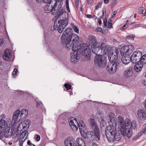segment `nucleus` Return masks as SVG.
Returning a JSON list of instances; mask_svg holds the SVG:
<instances>
[{
	"instance_id": "f257e3e1",
	"label": "nucleus",
	"mask_w": 146,
	"mask_h": 146,
	"mask_svg": "<svg viewBox=\"0 0 146 146\" xmlns=\"http://www.w3.org/2000/svg\"><path fill=\"white\" fill-rule=\"evenodd\" d=\"M67 29L64 32L61 36V43L66 45L68 50L72 49L74 53L70 54V61L75 63L78 62L80 58V54L85 56L86 59L89 60L91 57V49L86 44L78 46L79 42V36L76 34L72 33L69 34Z\"/></svg>"
},
{
	"instance_id": "f03ea898",
	"label": "nucleus",
	"mask_w": 146,
	"mask_h": 146,
	"mask_svg": "<svg viewBox=\"0 0 146 146\" xmlns=\"http://www.w3.org/2000/svg\"><path fill=\"white\" fill-rule=\"evenodd\" d=\"M137 128L136 122L133 120L131 122L129 128L127 127L126 130L124 128H115L113 125H109L107 127L105 130V134L108 142H113L115 140L116 141L120 140L122 135H126L129 138L130 137L132 134V130L135 131Z\"/></svg>"
},
{
	"instance_id": "7ed1b4c3",
	"label": "nucleus",
	"mask_w": 146,
	"mask_h": 146,
	"mask_svg": "<svg viewBox=\"0 0 146 146\" xmlns=\"http://www.w3.org/2000/svg\"><path fill=\"white\" fill-rule=\"evenodd\" d=\"M118 50L116 49L114 52H108V57L109 62L108 63L107 67V70L109 73L115 72L116 70L120 67V64L122 63L121 61L117 59Z\"/></svg>"
},
{
	"instance_id": "20e7f679",
	"label": "nucleus",
	"mask_w": 146,
	"mask_h": 146,
	"mask_svg": "<svg viewBox=\"0 0 146 146\" xmlns=\"http://www.w3.org/2000/svg\"><path fill=\"white\" fill-rule=\"evenodd\" d=\"M68 14L66 11H63L62 14L58 18H59L58 22V24L55 22L53 27L54 29L57 28L59 33H61L63 31L64 28L68 23Z\"/></svg>"
},
{
	"instance_id": "39448f33",
	"label": "nucleus",
	"mask_w": 146,
	"mask_h": 146,
	"mask_svg": "<svg viewBox=\"0 0 146 146\" xmlns=\"http://www.w3.org/2000/svg\"><path fill=\"white\" fill-rule=\"evenodd\" d=\"M12 131L10 127H8L6 122L2 121L0 122V139L3 138V135L5 137H11Z\"/></svg>"
},
{
	"instance_id": "423d86ee",
	"label": "nucleus",
	"mask_w": 146,
	"mask_h": 146,
	"mask_svg": "<svg viewBox=\"0 0 146 146\" xmlns=\"http://www.w3.org/2000/svg\"><path fill=\"white\" fill-rule=\"evenodd\" d=\"M134 50V48L132 45H126L123 46L120 51L122 58L131 60V55Z\"/></svg>"
},
{
	"instance_id": "0eeeda50",
	"label": "nucleus",
	"mask_w": 146,
	"mask_h": 146,
	"mask_svg": "<svg viewBox=\"0 0 146 146\" xmlns=\"http://www.w3.org/2000/svg\"><path fill=\"white\" fill-rule=\"evenodd\" d=\"M89 43L91 45V49L93 53H98L99 52L98 44L97 42L96 37L94 36H90L89 38Z\"/></svg>"
},
{
	"instance_id": "6e6552de",
	"label": "nucleus",
	"mask_w": 146,
	"mask_h": 146,
	"mask_svg": "<svg viewBox=\"0 0 146 146\" xmlns=\"http://www.w3.org/2000/svg\"><path fill=\"white\" fill-rule=\"evenodd\" d=\"M62 0H57V5H58V7L56 9V7L54 9V11L52 12V15H54L56 13L55 17L58 18L60 17V16L62 14L63 11H65L63 9L62 5Z\"/></svg>"
},
{
	"instance_id": "1a4fd4ad",
	"label": "nucleus",
	"mask_w": 146,
	"mask_h": 146,
	"mask_svg": "<svg viewBox=\"0 0 146 146\" xmlns=\"http://www.w3.org/2000/svg\"><path fill=\"white\" fill-rule=\"evenodd\" d=\"M98 56L94 58V62L95 65H98L100 68L105 67L106 65V62L105 57Z\"/></svg>"
},
{
	"instance_id": "9d476101",
	"label": "nucleus",
	"mask_w": 146,
	"mask_h": 146,
	"mask_svg": "<svg viewBox=\"0 0 146 146\" xmlns=\"http://www.w3.org/2000/svg\"><path fill=\"white\" fill-rule=\"evenodd\" d=\"M142 54L139 51H136L134 52L131 56V61L134 64L140 62Z\"/></svg>"
},
{
	"instance_id": "9b49d317",
	"label": "nucleus",
	"mask_w": 146,
	"mask_h": 146,
	"mask_svg": "<svg viewBox=\"0 0 146 146\" xmlns=\"http://www.w3.org/2000/svg\"><path fill=\"white\" fill-rule=\"evenodd\" d=\"M99 49V52H98V53H94L96 55H105L107 54L108 51V46H107L105 45V44L103 43H102L100 45L98 46Z\"/></svg>"
},
{
	"instance_id": "f8f14e48",
	"label": "nucleus",
	"mask_w": 146,
	"mask_h": 146,
	"mask_svg": "<svg viewBox=\"0 0 146 146\" xmlns=\"http://www.w3.org/2000/svg\"><path fill=\"white\" fill-rule=\"evenodd\" d=\"M51 4L46 5L44 7V10L46 13H49L51 12L52 15V12L54 11V9L55 7H56L57 2L55 1H53Z\"/></svg>"
},
{
	"instance_id": "ddd939ff",
	"label": "nucleus",
	"mask_w": 146,
	"mask_h": 146,
	"mask_svg": "<svg viewBox=\"0 0 146 146\" xmlns=\"http://www.w3.org/2000/svg\"><path fill=\"white\" fill-rule=\"evenodd\" d=\"M93 133V131H87L86 133H85V131H84L82 133V134H81L82 137L84 138L86 141H90L91 140L92 141L94 137L93 136V134H92Z\"/></svg>"
},
{
	"instance_id": "4468645a",
	"label": "nucleus",
	"mask_w": 146,
	"mask_h": 146,
	"mask_svg": "<svg viewBox=\"0 0 146 146\" xmlns=\"http://www.w3.org/2000/svg\"><path fill=\"white\" fill-rule=\"evenodd\" d=\"M94 130L92 133L94 137L93 139L94 141H99L100 139L101 134L98 126H96L92 128Z\"/></svg>"
},
{
	"instance_id": "2eb2a0df",
	"label": "nucleus",
	"mask_w": 146,
	"mask_h": 146,
	"mask_svg": "<svg viewBox=\"0 0 146 146\" xmlns=\"http://www.w3.org/2000/svg\"><path fill=\"white\" fill-rule=\"evenodd\" d=\"M137 114L139 118L142 120H144L146 119V112L144 110L139 109L137 110Z\"/></svg>"
},
{
	"instance_id": "dca6fc26",
	"label": "nucleus",
	"mask_w": 146,
	"mask_h": 146,
	"mask_svg": "<svg viewBox=\"0 0 146 146\" xmlns=\"http://www.w3.org/2000/svg\"><path fill=\"white\" fill-rule=\"evenodd\" d=\"M65 146H74L76 144V141L71 139H67L64 140Z\"/></svg>"
},
{
	"instance_id": "f3484780",
	"label": "nucleus",
	"mask_w": 146,
	"mask_h": 146,
	"mask_svg": "<svg viewBox=\"0 0 146 146\" xmlns=\"http://www.w3.org/2000/svg\"><path fill=\"white\" fill-rule=\"evenodd\" d=\"M80 131L81 134L86 130V126L85 123L82 120L80 121L78 124Z\"/></svg>"
},
{
	"instance_id": "a211bd4d",
	"label": "nucleus",
	"mask_w": 146,
	"mask_h": 146,
	"mask_svg": "<svg viewBox=\"0 0 146 146\" xmlns=\"http://www.w3.org/2000/svg\"><path fill=\"white\" fill-rule=\"evenodd\" d=\"M20 115H19L20 119L22 120L26 118L28 115V110L26 109H23L20 112Z\"/></svg>"
},
{
	"instance_id": "6ab92c4d",
	"label": "nucleus",
	"mask_w": 146,
	"mask_h": 146,
	"mask_svg": "<svg viewBox=\"0 0 146 146\" xmlns=\"http://www.w3.org/2000/svg\"><path fill=\"white\" fill-rule=\"evenodd\" d=\"M20 113V111L19 110H17L14 113L13 117V119L15 121L17 120V121H20L21 119H20L19 114Z\"/></svg>"
},
{
	"instance_id": "aec40b11",
	"label": "nucleus",
	"mask_w": 146,
	"mask_h": 146,
	"mask_svg": "<svg viewBox=\"0 0 146 146\" xmlns=\"http://www.w3.org/2000/svg\"><path fill=\"white\" fill-rule=\"evenodd\" d=\"M137 63L134 66V69L136 72H139L141 71L142 68L143 63H142L141 62H139Z\"/></svg>"
},
{
	"instance_id": "412c9836",
	"label": "nucleus",
	"mask_w": 146,
	"mask_h": 146,
	"mask_svg": "<svg viewBox=\"0 0 146 146\" xmlns=\"http://www.w3.org/2000/svg\"><path fill=\"white\" fill-rule=\"evenodd\" d=\"M11 53L10 50L8 49L6 50L5 54L3 56V59L6 60H9L10 59L9 57L11 56Z\"/></svg>"
},
{
	"instance_id": "4be33fe9",
	"label": "nucleus",
	"mask_w": 146,
	"mask_h": 146,
	"mask_svg": "<svg viewBox=\"0 0 146 146\" xmlns=\"http://www.w3.org/2000/svg\"><path fill=\"white\" fill-rule=\"evenodd\" d=\"M30 121L29 120H25L23 122H22L21 124L22 125L23 128L25 129H27L30 125Z\"/></svg>"
},
{
	"instance_id": "5701e85b",
	"label": "nucleus",
	"mask_w": 146,
	"mask_h": 146,
	"mask_svg": "<svg viewBox=\"0 0 146 146\" xmlns=\"http://www.w3.org/2000/svg\"><path fill=\"white\" fill-rule=\"evenodd\" d=\"M76 145L80 146H86L84 141L82 138H79L76 140Z\"/></svg>"
},
{
	"instance_id": "b1692460",
	"label": "nucleus",
	"mask_w": 146,
	"mask_h": 146,
	"mask_svg": "<svg viewBox=\"0 0 146 146\" xmlns=\"http://www.w3.org/2000/svg\"><path fill=\"white\" fill-rule=\"evenodd\" d=\"M132 73V69L131 68H129L125 71L124 75L127 77H129L131 75Z\"/></svg>"
},
{
	"instance_id": "393cba45",
	"label": "nucleus",
	"mask_w": 146,
	"mask_h": 146,
	"mask_svg": "<svg viewBox=\"0 0 146 146\" xmlns=\"http://www.w3.org/2000/svg\"><path fill=\"white\" fill-rule=\"evenodd\" d=\"M131 121L128 119H125V129L126 130V128L127 127L129 128L130 125L131 123Z\"/></svg>"
},
{
	"instance_id": "a878e982",
	"label": "nucleus",
	"mask_w": 146,
	"mask_h": 146,
	"mask_svg": "<svg viewBox=\"0 0 146 146\" xmlns=\"http://www.w3.org/2000/svg\"><path fill=\"white\" fill-rule=\"evenodd\" d=\"M143 133L146 134V126L141 131L139 134L137 135L136 137H135V138H138Z\"/></svg>"
},
{
	"instance_id": "bb28decb",
	"label": "nucleus",
	"mask_w": 146,
	"mask_h": 146,
	"mask_svg": "<svg viewBox=\"0 0 146 146\" xmlns=\"http://www.w3.org/2000/svg\"><path fill=\"white\" fill-rule=\"evenodd\" d=\"M90 125L92 126V128L95 127L96 126H98L97 125L94 119H91L90 122Z\"/></svg>"
},
{
	"instance_id": "cd10ccee",
	"label": "nucleus",
	"mask_w": 146,
	"mask_h": 146,
	"mask_svg": "<svg viewBox=\"0 0 146 146\" xmlns=\"http://www.w3.org/2000/svg\"><path fill=\"white\" fill-rule=\"evenodd\" d=\"M114 114L112 113H110L108 114L109 118L110 119V121H112L114 120Z\"/></svg>"
},
{
	"instance_id": "c85d7f7f",
	"label": "nucleus",
	"mask_w": 146,
	"mask_h": 146,
	"mask_svg": "<svg viewBox=\"0 0 146 146\" xmlns=\"http://www.w3.org/2000/svg\"><path fill=\"white\" fill-rule=\"evenodd\" d=\"M121 61H122L123 64H126L129 63L130 61H131V60L122 58L121 60Z\"/></svg>"
},
{
	"instance_id": "c756f323",
	"label": "nucleus",
	"mask_w": 146,
	"mask_h": 146,
	"mask_svg": "<svg viewBox=\"0 0 146 146\" xmlns=\"http://www.w3.org/2000/svg\"><path fill=\"white\" fill-rule=\"evenodd\" d=\"M28 135V133L27 131L25 130L22 133L21 135H22V139H23L26 135Z\"/></svg>"
},
{
	"instance_id": "7c9ffc66",
	"label": "nucleus",
	"mask_w": 146,
	"mask_h": 146,
	"mask_svg": "<svg viewBox=\"0 0 146 146\" xmlns=\"http://www.w3.org/2000/svg\"><path fill=\"white\" fill-rule=\"evenodd\" d=\"M57 0H42V1L44 3H48L49 5L51 4L53 1H56Z\"/></svg>"
},
{
	"instance_id": "2f4dec72",
	"label": "nucleus",
	"mask_w": 146,
	"mask_h": 146,
	"mask_svg": "<svg viewBox=\"0 0 146 146\" xmlns=\"http://www.w3.org/2000/svg\"><path fill=\"white\" fill-rule=\"evenodd\" d=\"M72 28L74 31L77 33H79V29H78L77 27L74 25V24H73Z\"/></svg>"
},
{
	"instance_id": "473e14b6",
	"label": "nucleus",
	"mask_w": 146,
	"mask_h": 146,
	"mask_svg": "<svg viewBox=\"0 0 146 146\" xmlns=\"http://www.w3.org/2000/svg\"><path fill=\"white\" fill-rule=\"evenodd\" d=\"M69 124L71 127V128H74V129H75V127H74V125H73V124H74V121H72V120H70V121H69Z\"/></svg>"
},
{
	"instance_id": "72a5a7b5",
	"label": "nucleus",
	"mask_w": 146,
	"mask_h": 146,
	"mask_svg": "<svg viewBox=\"0 0 146 146\" xmlns=\"http://www.w3.org/2000/svg\"><path fill=\"white\" fill-rule=\"evenodd\" d=\"M65 87L66 89L67 90L70 89L71 87V85L69 84H64Z\"/></svg>"
},
{
	"instance_id": "f704fd0d",
	"label": "nucleus",
	"mask_w": 146,
	"mask_h": 146,
	"mask_svg": "<svg viewBox=\"0 0 146 146\" xmlns=\"http://www.w3.org/2000/svg\"><path fill=\"white\" fill-rule=\"evenodd\" d=\"M126 39L127 40H133L134 39V37L132 35H129L126 37Z\"/></svg>"
},
{
	"instance_id": "c9c22d12",
	"label": "nucleus",
	"mask_w": 146,
	"mask_h": 146,
	"mask_svg": "<svg viewBox=\"0 0 146 146\" xmlns=\"http://www.w3.org/2000/svg\"><path fill=\"white\" fill-rule=\"evenodd\" d=\"M35 139L37 141H39L40 139V136L39 135H35Z\"/></svg>"
},
{
	"instance_id": "e433bc0d",
	"label": "nucleus",
	"mask_w": 146,
	"mask_h": 146,
	"mask_svg": "<svg viewBox=\"0 0 146 146\" xmlns=\"http://www.w3.org/2000/svg\"><path fill=\"white\" fill-rule=\"evenodd\" d=\"M22 135H20L19 138V143L20 146H23V142H22V141H23V140L22 139Z\"/></svg>"
},
{
	"instance_id": "4c0bfd02",
	"label": "nucleus",
	"mask_w": 146,
	"mask_h": 146,
	"mask_svg": "<svg viewBox=\"0 0 146 146\" xmlns=\"http://www.w3.org/2000/svg\"><path fill=\"white\" fill-rule=\"evenodd\" d=\"M5 118V116L4 114H2L0 116V122L1 121H4L5 122H6L5 120L3 119Z\"/></svg>"
},
{
	"instance_id": "58836bf2",
	"label": "nucleus",
	"mask_w": 146,
	"mask_h": 146,
	"mask_svg": "<svg viewBox=\"0 0 146 146\" xmlns=\"http://www.w3.org/2000/svg\"><path fill=\"white\" fill-rule=\"evenodd\" d=\"M103 23L104 27H106L107 26V19L106 18H105L104 19Z\"/></svg>"
},
{
	"instance_id": "ea45409f",
	"label": "nucleus",
	"mask_w": 146,
	"mask_h": 146,
	"mask_svg": "<svg viewBox=\"0 0 146 146\" xmlns=\"http://www.w3.org/2000/svg\"><path fill=\"white\" fill-rule=\"evenodd\" d=\"M140 62L142 63H146V58H141Z\"/></svg>"
},
{
	"instance_id": "a19ab883",
	"label": "nucleus",
	"mask_w": 146,
	"mask_h": 146,
	"mask_svg": "<svg viewBox=\"0 0 146 146\" xmlns=\"http://www.w3.org/2000/svg\"><path fill=\"white\" fill-rule=\"evenodd\" d=\"M18 72V70L17 69L15 68L14 69V71L13 72L12 74L14 76Z\"/></svg>"
},
{
	"instance_id": "79ce46f5",
	"label": "nucleus",
	"mask_w": 146,
	"mask_h": 146,
	"mask_svg": "<svg viewBox=\"0 0 146 146\" xmlns=\"http://www.w3.org/2000/svg\"><path fill=\"white\" fill-rule=\"evenodd\" d=\"M101 4L99 3H98L96 6L95 7V9H98L100 7H101Z\"/></svg>"
},
{
	"instance_id": "37998d69",
	"label": "nucleus",
	"mask_w": 146,
	"mask_h": 146,
	"mask_svg": "<svg viewBox=\"0 0 146 146\" xmlns=\"http://www.w3.org/2000/svg\"><path fill=\"white\" fill-rule=\"evenodd\" d=\"M73 125H74V127H75V129L76 130H75L74 129V128H71L73 130V131H76L78 129V127H77L75 124L74 123V124H73Z\"/></svg>"
},
{
	"instance_id": "c03bdc74",
	"label": "nucleus",
	"mask_w": 146,
	"mask_h": 146,
	"mask_svg": "<svg viewBox=\"0 0 146 146\" xmlns=\"http://www.w3.org/2000/svg\"><path fill=\"white\" fill-rule=\"evenodd\" d=\"M96 30L97 32H102V29L101 28L98 27L96 28Z\"/></svg>"
},
{
	"instance_id": "a18cd8bd",
	"label": "nucleus",
	"mask_w": 146,
	"mask_h": 146,
	"mask_svg": "<svg viewBox=\"0 0 146 146\" xmlns=\"http://www.w3.org/2000/svg\"><path fill=\"white\" fill-rule=\"evenodd\" d=\"M85 16H86V17L89 19H91L93 18V17L92 16L90 15H85Z\"/></svg>"
},
{
	"instance_id": "49530a36",
	"label": "nucleus",
	"mask_w": 146,
	"mask_h": 146,
	"mask_svg": "<svg viewBox=\"0 0 146 146\" xmlns=\"http://www.w3.org/2000/svg\"><path fill=\"white\" fill-rule=\"evenodd\" d=\"M112 23H111L108 22V27L109 28L112 27Z\"/></svg>"
},
{
	"instance_id": "de8ad7c7",
	"label": "nucleus",
	"mask_w": 146,
	"mask_h": 146,
	"mask_svg": "<svg viewBox=\"0 0 146 146\" xmlns=\"http://www.w3.org/2000/svg\"><path fill=\"white\" fill-rule=\"evenodd\" d=\"M27 143L28 145H29L30 146H31L32 145V144H33L32 143L30 140H28L27 142Z\"/></svg>"
},
{
	"instance_id": "09e8293b",
	"label": "nucleus",
	"mask_w": 146,
	"mask_h": 146,
	"mask_svg": "<svg viewBox=\"0 0 146 146\" xmlns=\"http://www.w3.org/2000/svg\"><path fill=\"white\" fill-rule=\"evenodd\" d=\"M75 2L76 6L79 5V0H75Z\"/></svg>"
},
{
	"instance_id": "8fccbe9b",
	"label": "nucleus",
	"mask_w": 146,
	"mask_h": 146,
	"mask_svg": "<svg viewBox=\"0 0 146 146\" xmlns=\"http://www.w3.org/2000/svg\"><path fill=\"white\" fill-rule=\"evenodd\" d=\"M144 106L146 111V99H145L144 102Z\"/></svg>"
},
{
	"instance_id": "3c124183",
	"label": "nucleus",
	"mask_w": 146,
	"mask_h": 146,
	"mask_svg": "<svg viewBox=\"0 0 146 146\" xmlns=\"http://www.w3.org/2000/svg\"><path fill=\"white\" fill-rule=\"evenodd\" d=\"M98 23L99 24V25H102V22L101 20L100 19H98Z\"/></svg>"
},
{
	"instance_id": "603ef678",
	"label": "nucleus",
	"mask_w": 146,
	"mask_h": 146,
	"mask_svg": "<svg viewBox=\"0 0 146 146\" xmlns=\"http://www.w3.org/2000/svg\"><path fill=\"white\" fill-rule=\"evenodd\" d=\"M93 0H87V2L88 4H90L92 2Z\"/></svg>"
},
{
	"instance_id": "864d4df0",
	"label": "nucleus",
	"mask_w": 146,
	"mask_h": 146,
	"mask_svg": "<svg viewBox=\"0 0 146 146\" xmlns=\"http://www.w3.org/2000/svg\"><path fill=\"white\" fill-rule=\"evenodd\" d=\"M66 7H68L69 6V1L68 0H66Z\"/></svg>"
},
{
	"instance_id": "5fc2aeb1",
	"label": "nucleus",
	"mask_w": 146,
	"mask_h": 146,
	"mask_svg": "<svg viewBox=\"0 0 146 146\" xmlns=\"http://www.w3.org/2000/svg\"><path fill=\"white\" fill-rule=\"evenodd\" d=\"M117 12L116 11H114L113 12V15H112V18H113L115 15L117 13Z\"/></svg>"
},
{
	"instance_id": "6e6d98bb",
	"label": "nucleus",
	"mask_w": 146,
	"mask_h": 146,
	"mask_svg": "<svg viewBox=\"0 0 146 146\" xmlns=\"http://www.w3.org/2000/svg\"><path fill=\"white\" fill-rule=\"evenodd\" d=\"M109 2V0H104V3L105 4H108Z\"/></svg>"
},
{
	"instance_id": "4d7b16f0",
	"label": "nucleus",
	"mask_w": 146,
	"mask_h": 146,
	"mask_svg": "<svg viewBox=\"0 0 146 146\" xmlns=\"http://www.w3.org/2000/svg\"><path fill=\"white\" fill-rule=\"evenodd\" d=\"M144 10L143 8H141L140 9V12H141V13H143V12L144 11Z\"/></svg>"
},
{
	"instance_id": "13d9d810",
	"label": "nucleus",
	"mask_w": 146,
	"mask_h": 146,
	"mask_svg": "<svg viewBox=\"0 0 146 146\" xmlns=\"http://www.w3.org/2000/svg\"><path fill=\"white\" fill-rule=\"evenodd\" d=\"M126 28H127L126 25H123V26L121 27V28H122L121 29H124Z\"/></svg>"
},
{
	"instance_id": "bf43d9fd",
	"label": "nucleus",
	"mask_w": 146,
	"mask_h": 146,
	"mask_svg": "<svg viewBox=\"0 0 146 146\" xmlns=\"http://www.w3.org/2000/svg\"><path fill=\"white\" fill-rule=\"evenodd\" d=\"M142 83L145 86H146V81L143 80L142 81Z\"/></svg>"
},
{
	"instance_id": "052dcab7",
	"label": "nucleus",
	"mask_w": 146,
	"mask_h": 146,
	"mask_svg": "<svg viewBox=\"0 0 146 146\" xmlns=\"http://www.w3.org/2000/svg\"><path fill=\"white\" fill-rule=\"evenodd\" d=\"M92 146H98V145L95 143L93 142L92 143Z\"/></svg>"
},
{
	"instance_id": "680f3d73",
	"label": "nucleus",
	"mask_w": 146,
	"mask_h": 146,
	"mask_svg": "<svg viewBox=\"0 0 146 146\" xmlns=\"http://www.w3.org/2000/svg\"><path fill=\"white\" fill-rule=\"evenodd\" d=\"M116 1L115 0H113L112 1V5H113V4H115L116 3Z\"/></svg>"
},
{
	"instance_id": "e2e57ef3",
	"label": "nucleus",
	"mask_w": 146,
	"mask_h": 146,
	"mask_svg": "<svg viewBox=\"0 0 146 146\" xmlns=\"http://www.w3.org/2000/svg\"><path fill=\"white\" fill-rule=\"evenodd\" d=\"M3 40H2L0 39V45H2L3 44Z\"/></svg>"
},
{
	"instance_id": "0e129e2a",
	"label": "nucleus",
	"mask_w": 146,
	"mask_h": 146,
	"mask_svg": "<svg viewBox=\"0 0 146 146\" xmlns=\"http://www.w3.org/2000/svg\"><path fill=\"white\" fill-rule=\"evenodd\" d=\"M66 7L68 10H67L68 11V12H70V11L69 7V6H68V7Z\"/></svg>"
},
{
	"instance_id": "69168bd1",
	"label": "nucleus",
	"mask_w": 146,
	"mask_h": 146,
	"mask_svg": "<svg viewBox=\"0 0 146 146\" xmlns=\"http://www.w3.org/2000/svg\"><path fill=\"white\" fill-rule=\"evenodd\" d=\"M111 23L112 22V20L111 19H109L108 20V22Z\"/></svg>"
},
{
	"instance_id": "338daca9",
	"label": "nucleus",
	"mask_w": 146,
	"mask_h": 146,
	"mask_svg": "<svg viewBox=\"0 0 146 146\" xmlns=\"http://www.w3.org/2000/svg\"><path fill=\"white\" fill-rule=\"evenodd\" d=\"M146 58V54L142 56V58Z\"/></svg>"
},
{
	"instance_id": "774afa93",
	"label": "nucleus",
	"mask_w": 146,
	"mask_h": 146,
	"mask_svg": "<svg viewBox=\"0 0 146 146\" xmlns=\"http://www.w3.org/2000/svg\"><path fill=\"white\" fill-rule=\"evenodd\" d=\"M36 1L39 2V3H41L42 1V0H36Z\"/></svg>"
}]
</instances>
